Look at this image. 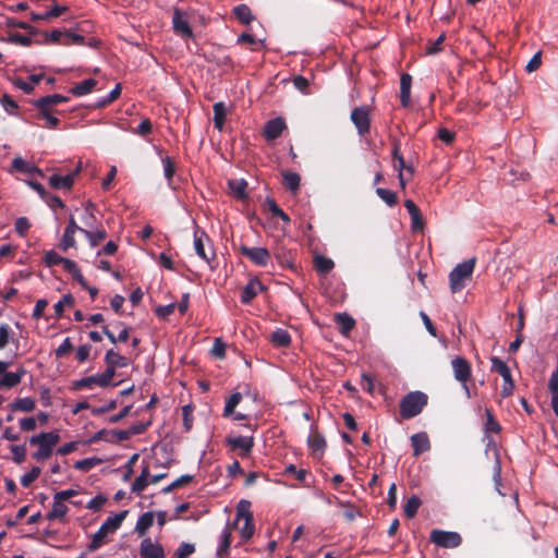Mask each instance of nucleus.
Instances as JSON below:
<instances>
[{
    "label": "nucleus",
    "mask_w": 558,
    "mask_h": 558,
    "mask_svg": "<svg viewBox=\"0 0 558 558\" xmlns=\"http://www.w3.org/2000/svg\"><path fill=\"white\" fill-rule=\"evenodd\" d=\"M428 397L422 391H411L400 401L399 411L403 420H410L418 415L427 405Z\"/></svg>",
    "instance_id": "nucleus-1"
},
{
    "label": "nucleus",
    "mask_w": 558,
    "mask_h": 558,
    "mask_svg": "<svg viewBox=\"0 0 558 558\" xmlns=\"http://www.w3.org/2000/svg\"><path fill=\"white\" fill-rule=\"evenodd\" d=\"M60 436L56 432L40 433L29 438L32 446H38V450L33 454L37 461L48 459L53 451V447L59 442Z\"/></svg>",
    "instance_id": "nucleus-2"
},
{
    "label": "nucleus",
    "mask_w": 558,
    "mask_h": 558,
    "mask_svg": "<svg viewBox=\"0 0 558 558\" xmlns=\"http://www.w3.org/2000/svg\"><path fill=\"white\" fill-rule=\"evenodd\" d=\"M476 258L472 257L458 264L449 274L450 290L452 293L461 291L465 287V279H469L474 270Z\"/></svg>",
    "instance_id": "nucleus-3"
},
{
    "label": "nucleus",
    "mask_w": 558,
    "mask_h": 558,
    "mask_svg": "<svg viewBox=\"0 0 558 558\" xmlns=\"http://www.w3.org/2000/svg\"><path fill=\"white\" fill-rule=\"evenodd\" d=\"M490 363V372L499 374L501 376V379L504 380L500 390V396L502 398L510 397L514 390V381L512 379L509 366L498 356H492Z\"/></svg>",
    "instance_id": "nucleus-4"
},
{
    "label": "nucleus",
    "mask_w": 558,
    "mask_h": 558,
    "mask_svg": "<svg viewBox=\"0 0 558 558\" xmlns=\"http://www.w3.org/2000/svg\"><path fill=\"white\" fill-rule=\"evenodd\" d=\"M194 248L196 254L207 263H210L216 256L209 236L199 228L194 231Z\"/></svg>",
    "instance_id": "nucleus-5"
},
{
    "label": "nucleus",
    "mask_w": 558,
    "mask_h": 558,
    "mask_svg": "<svg viewBox=\"0 0 558 558\" xmlns=\"http://www.w3.org/2000/svg\"><path fill=\"white\" fill-rule=\"evenodd\" d=\"M429 541L442 548H456L461 545L462 537L458 532L435 529L430 532Z\"/></svg>",
    "instance_id": "nucleus-6"
},
{
    "label": "nucleus",
    "mask_w": 558,
    "mask_h": 558,
    "mask_svg": "<svg viewBox=\"0 0 558 558\" xmlns=\"http://www.w3.org/2000/svg\"><path fill=\"white\" fill-rule=\"evenodd\" d=\"M350 119L360 136H365L371 130V109L367 106L355 107L351 111Z\"/></svg>",
    "instance_id": "nucleus-7"
},
{
    "label": "nucleus",
    "mask_w": 558,
    "mask_h": 558,
    "mask_svg": "<svg viewBox=\"0 0 558 558\" xmlns=\"http://www.w3.org/2000/svg\"><path fill=\"white\" fill-rule=\"evenodd\" d=\"M239 252L258 267L267 266L270 260V252L266 247H250L242 244Z\"/></svg>",
    "instance_id": "nucleus-8"
},
{
    "label": "nucleus",
    "mask_w": 558,
    "mask_h": 558,
    "mask_svg": "<svg viewBox=\"0 0 558 558\" xmlns=\"http://www.w3.org/2000/svg\"><path fill=\"white\" fill-rule=\"evenodd\" d=\"M32 105L37 109V118L45 120V128L57 129L60 124V120L53 116V108L43 104L41 100L35 99Z\"/></svg>",
    "instance_id": "nucleus-9"
},
{
    "label": "nucleus",
    "mask_w": 558,
    "mask_h": 558,
    "mask_svg": "<svg viewBox=\"0 0 558 558\" xmlns=\"http://www.w3.org/2000/svg\"><path fill=\"white\" fill-rule=\"evenodd\" d=\"M454 379L461 384L470 380L472 368L469 361L464 357L457 356L451 361Z\"/></svg>",
    "instance_id": "nucleus-10"
},
{
    "label": "nucleus",
    "mask_w": 558,
    "mask_h": 558,
    "mask_svg": "<svg viewBox=\"0 0 558 558\" xmlns=\"http://www.w3.org/2000/svg\"><path fill=\"white\" fill-rule=\"evenodd\" d=\"M226 442L232 450H241L240 456L241 457H248L252 452V449L254 447V437H246V436H236V437H227Z\"/></svg>",
    "instance_id": "nucleus-11"
},
{
    "label": "nucleus",
    "mask_w": 558,
    "mask_h": 558,
    "mask_svg": "<svg viewBox=\"0 0 558 558\" xmlns=\"http://www.w3.org/2000/svg\"><path fill=\"white\" fill-rule=\"evenodd\" d=\"M274 256L282 267L293 268L296 260V251L277 244L272 250Z\"/></svg>",
    "instance_id": "nucleus-12"
},
{
    "label": "nucleus",
    "mask_w": 558,
    "mask_h": 558,
    "mask_svg": "<svg viewBox=\"0 0 558 558\" xmlns=\"http://www.w3.org/2000/svg\"><path fill=\"white\" fill-rule=\"evenodd\" d=\"M140 555L142 558H165V549L160 544L154 543L150 537H146L141 543Z\"/></svg>",
    "instance_id": "nucleus-13"
},
{
    "label": "nucleus",
    "mask_w": 558,
    "mask_h": 558,
    "mask_svg": "<svg viewBox=\"0 0 558 558\" xmlns=\"http://www.w3.org/2000/svg\"><path fill=\"white\" fill-rule=\"evenodd\" d=\"M286 128L287 125L282 118H275L265 124L263 135L266 141H275L282 134Z\"/></svg>",
    "instance_id": "nucleus-14"
},
{
    "label": "nucleus",
    "mask_w": 558,
    "mask_h": 558,
    "mask_svg": "<svg viewBox=\"0 0 558 558\" xmlns=\"http://www.w3.org/2000/svg\"><path fill=\"white\" fill-rule=\"evenodd\" d=\"M173 31L177 35L183 38H191L193 36L192 27L187 20L183 16L180 10H174L172 17Z\"/></svg>",
    "instance_id": "nucleus-15"
},
{
    "label": "nucleus",
    "mask_w": 558,
    "mask_h": 558,
    "mask_svg": "<svg viewBox=\"0 0 558 558\" xmlns=\"http://www.w3.org/2000/svg\"><path fill=\"white\" fill-rule=\"evenodd\" d=\"M9 172H21L27 174L36 173L41 177L44 175L43 171L37 166L24 160L21 156L13 158Z\"/></svg>",
    "instance_id": "nucleus-16"
},
{
    "label": "nucleus",
    "mask_w": 558,
    "mask_h": 558,
    "mask_svg": "<svg viewBox=\"0 0 558 558\" xmlns=\"http://www.w3.org/2000/svg\"><path fill=\"white\" fill-rule=\"evenodd\" d=\"M26 369L24 367H20L16 372H4L3 376L0 378V390L11 389L17 386L22 378L25 376Z\"/></svg>",
    "instance_id": "nucleus-17"
},
{
    "label": "nucleus",
    "mask_w": 558,
    "mask_h": 558,
    "mask_svg": "<svg viewBox=\"0 0 558 558\" xmlns=\"http://www.w3.org/2000/svg\"><path fill=\"white\" fill-rule=\"evenodd\" d=\"M307 444L314 456L323 457L327 442L325 437L317 429H312L307 438Z\"/></svg>",
    "instance_id": "nucleus-18"
},
{
    "label": "nucleus",
    "mask_w": 558,
    "mask_h": 558,
    "mask_svg": "<svg viewBox=\"0 0 558 558\" xmlns=\"http://www.w3.org/2000/svg\"><path fill=\"white\" fill-rule=\"evenodd\" d=\"M413 456L418 457L430 449L428 435L425 432L416 433L411 436Z\"/></svg>",
    "instance_id": "nucleus-19"
},
{
    "label": "nucleus",
    "mask_w": 558,
    "mask_h": 558,
    "mask_svg": "<svg viewBox=\"0 0 558 558\" xmlns=\"http://www.w3.org/2000/svg\"><path fill=\"white\" fill-rule=\"evenodd\" d=\"M264 289V286L258 279H252L248 281V283L243 288L241 293V302L243 304H250L253 299H255Z\"/></svg>",
    "instance_id": "nucleus-20"
},
{
    "label": "nucleus",
    "mask_w": 558,
    "mask_h": 558,
    "mask_svg": "<svg viewBox=\"0 0 558 558\" xmlns=\"http://www.w3.org/2000/svg\"><path fill=\"white\" fill-rule=\"evenodd\" d=\"M412 76L409 73H402L400 76V104L407 108L411 102Z\"/></svg>",
    "instance_id": "nucleus-21"
},
{
    "label": "nucleus",
    "mask_w": 558,
    "mask_h": 558,
    "mask_svg": "<svg viewBox=\"0 0 558 558\" xmlns=\"http://www.w3.org/2000/svg\"><path fill=\"white\" fill-rule=\"evenodd\" d=\"M69 10L66 5H59L58 3H53L51 9L45 13H31V20L33 22H39V21H48L51 19L59 17L63 13H65Z\"/></svg>",
    "instance_id": "nucleus-22"
},
{
    "label": "nucleus",
    "mask_w": 558,
    "mask_h": 558,
    "mask_svg": "<svg viewBox=\"0 0 558 558\" xmlns=\"http://www.w3.org/2000/svg\"><path fill=\"white\" fill-rule=\"evenodd\" d=\"M128 513H129L128 510H122L112 517H108L100 526L105 527V530L108 534L113 533L121 526V524L124 521V519L126 518Z\"/></svg>",
    "instance_id": "nucleus-23"
},
{
    "label": "nucleus",
    "mask_w": 558,
    "mask_h": 558,
    "mask_svg": "<svg viewBox=\"0 0 558 558\" xmlns=\"http://www.w3.org/2000/svg\"><path fill=\"white\" fill-rule=\"evenodd\" d=\"M68 511H69V508H68V506L64 505V502L53 499L52 508L47 513L46 518L49 521L59 520V521L63 522Z\"/></svg>",
    "instance_id": "nucleus-24"
},
{
    "label": "nucleus",
    "mask_w": 558,
    "mask_h": 558,
    "mask_svg": "<svg viewBox=\"0 0 558 558\" xmlns=\"http://www.w3.org/2000/svg\"><path fill=\"white\" fill-rule=\"evenodd\" d=\"M270 341L275 347L287 348L291 344V336L288 330L278 328L271 332Z\"/></svg>",
    "instance_id": "nucleus-25"
},
{
    "label": "nucleus",
    "mask_w": 558,
    "mask_h": 558,
    "mask_svg": "<svg viewBox=\"0 0 558 558\" xmlns=\"http://www.w3.org/2000/svg\"><path fill=\"white\" fill-rule=\"evenodd\" d=\"M213 110L214 125L218 131H222L227 118V108L222 101H219L214 104Z\"/></svg>",
    "instance_id": "nucleus-26"
},
{
    "label": "nucleus",
    "mask_w": 558,
    "mask_h": 558,
    "mask_svg": "<svg viewBox=\"0 0 558 558\" xmlns=\"http://www.w3.org/2000/svg\"><path fill=\"white\" fill-rule=\"evenodd\" d=\"M73 175H59V174H52L50 178H49V184L51 185V187L53 189H57V190H71L72 186H73Z\"/></svg>",
    "instance_id": "nucleus-27"
},
{
    "label": "nucleus",
    "mask_w": 558,
    "mask_h": 558,
    "mask_svg": "<svg viewBox=\"0 0 558 558\" xmlns=\"http://www.w3.org/2000/svg\"><path fill=\"white\" fill-rule=\"evenodd\" d=\"M335 267V263L331 258L323 255H316L314 257V268L319 275L329 274Z\"/></svg>",
    "instance_id": "nucleus-28"
},
{
    "label": "nucleus",
    "mask_w": 558,
    "mask_h": 558,
    "mask_svg": "<svg viewBox=\"0 0 558 558\" xmlns=\"http://www.w3.org/2000/svg\"><path fill=\"white\" fill-rule=\"evenodd\" d=\"M154 523V513L148 511L143 513L135 525V532L138 536H144Z\"/></svg>",
    "instance_id": "nucleus-29"
},
{
    "label": "nucleus",
    "mask_w": 558,
    "mask_h": 558,
    "mask_svg": "<svg viewBox=\"0 0 558 558\" xmlns=\"http://www.w3.org/2000/svg\"><path fill=\"white\" fill-rule=\"evenodd\" d=\"M97 81L94 78H87L80 83H77L75 86H73L70 89V93L74 96H84L93 92V89L96 87Z\"/></svg>",
    "instance_id": "nucleus-30"
},
{
    "label": "nucleus",
    "mask_w": 558,
    "mask_h": 558,
    "mask_svg": "<svg viewBox=\"0 0 558 558\" xmlns=\"http://www.w3.org/2000/svg\"><path fill=\"white\" fill-rule=\"evenodd\" d=\"M233 14L244 25H248L255 20L248 5L243 3L233 8Z\"/></svg>",
    "instance_id": "nucleus-31"
},
{
    "label": "nucleus",
    "mask_w": 558,
    "mask_h": 558,
    "mask_svg": "<svg viewBox=\"0 0 558 558\" xmlns=\"http://www.w3.org/2000/svg\"><path fill=\"white\" fill-rule=\"evenodd\" d=\"M105 363L106 365H112L116 367H126L129 365L128 359L116 352L113 349L106 352Z\"/></svg>",
    "instance_id": "nucleus-32"
},
{
    "label": "nucleus",
    "mask_w": 558,
    "mask_h": 558,
    "mask_svg": "<svg viewBox=\"0 0 558 558\" xmlns=\"http://www.w3.org/2000/svg\"><path fill=\"white\" fill-rule=\"evenodd\" d=\"M231 538H232L231 529L227 526L222 531L221 539H220V545H219V547L217 549V556L219 558H225V557L228 556L229 548H230V545H231Z\"/></svg>",
    "instance_id": "nucleus-33"
},
{
    "label": "nucleus",
    "mask_w": 558,
    "mask_h": 558,
    "mask_svg": "<svg viewBox=\"0 0 558 558\" xmlns=\"http://www.w3.org/2000/svg\"><path fill=\"white\" fill-rule=\"evenodd\" d=\"M335 320L343 335H348L355 326V320L345 313L337 314Z\"/></svg>",
    "instance_id": "nucleus-34"
},
{
    "label": "nucleus",
    "mask_w": 558,
    "mask_h": 558,
    "mask_svg": "<svg viewBox=\"0 0 558 558\" xmlns=\"http://www.w3.org/2000/svg\"><path fill=\"white\" fill-rule=\"evenodd\" d=\"M229 189L238 199L246 198L247 182L245 180L233 179L228 182Z\"/></svg>",
    "instance_id": "nucleus-35"
},
{
    "label": "nucleus",
    "mask_w": 558,
    "mask_h": 558,
    "mask_svg": "<svg viewBox=\"0 0 558 558\" xmlns=\"http://www.w3.org/2000/svg\"><path fill=\"white\" fill-rule=\"evenodd\" d=\"M12 411L32 412L36 408V402L32 398H19L10 404Z\"/></svg>",
    "instance_id": "nucleus-36"
},
{
    "label": "nucleus",
    "mask_w": 558,
    "mask_h": 558,
    "mask_svg": "<svg viewBox=\"0 0 558 558\" xmlns=\"http://www.w3.org/2000/svg\"><path fill=\"white\" fill-rule=\"evenodd\" d=\"M107 535L105 527H99L98 531L93 535L92 542L88 544V551H96L107 543Z\"/></svg>",
    "instance_id": "nucleus-37"
},
{
    "label": "nucleus",
    "mask_w": 558,
    "mask_h": 558,
    "mask_svg": "<svg viewBox=\"0 0 558 558\" xmlns=\"http://www.w3.org/2000/svg\"><path fill=\"white\" fill-rule=\"evenodd\" d=\"M283 184L291 192L295 193L300 189L301 177L296 172L283 171Z\"/></svg>",
    "instance_id": "nucleus-38"
},
{
    "label": "nucleus",
    "mask_w": 558,
    "mask_h": 558,
    "mask_svg": "<svg viewBox=\"0 0 558 558\" xmlns=\"http://www.w3.org/2000/svg\"><path fill=\"white\" fill-rule=\"evenodd\" d=\"M82 233L87 238L90 246L93 247L99 245L107 238V232L104 228L97 229L95 231L86 229L82 230Z\"/></svg>",
    "instance_id": "nucleus-39"
},
{
    "label": "nucleus",
    "mask_w": 558,
    "mask_h": 558,
    "mask_svg": "<svg viewBox=\"0 0 558 558\" xmlns=\"http://www.w3.org/2000/svg\"><path fill=\"white\" fill-rule=\"evenodd\" d=\"M149 476V466L145 465L141 472V474L135 478L132 484V492L135 494H141L147 486V478Z\"/></svg>",
    "instance_id": "nucleus-40"
},
{
    "label": "nucleus",
    "mask_w": 558,
    "mask_h": 558,
    "mask_svg": "<svg viewBox=\"0 0 558 558\" xmlns=\"http://www.w3.org/2000/svg\"><path fill=\"white\" fill-rule=\"evenodd\" d=\"M64 270L71 274L73 279L77 281L82 288H87V281L83 277L80 268L77 267V264L74 260L70 259V262H66Z\"/></svg>",
    "instance_id": "nucleus-41"
},
{
    "label": "nucleus",
    "mask_w": 558,
    "mask_h": 558,
    "mask_svg": "<svg viewBox=\"0 0 558 558\" xmlns=\"http://www.w3.org/2000/svg\"><path fill=\"white\" fill-rule=\"evenodd\" d=\"M243 397L240 392H233L226 401V405L223 409V416L230 417L234 414L235 408L242 401Z\"/></svg>",
    "instance_id": "nucleus-42"
},
{
    "label": "nucleus",
    "mask_w": 558,
    "mask_h": 558,
    "mask_svg": "<svg viewBox=\"0 0 558 558\" xmlns=\"http://www.w3.org/2000/svg\"><path fill=\"white\" fill-rule=\"evenodd\" d=\"M421 499L413 495L412 497H410L405 505H404V508H403V512H404V515L408 518V519H412L416 515L417 513V510L421 506Z\"/></svg>",
    "instance_id": "nucleus-43"
},
{
    "label": "nucleus",
    "mask_w": 558,
    "mask_h": 558,
    "mask_svg": "<svg viewBox=\"0 0 558 558\" xmlns=\"http://www.w3.org/2000/svg\"><path fill=\"white\" fill-rule=\"evenodd\" d=\"M117 368L118 367H116V366L107 365L106 371L102 374L98 375V379L100 381V387L105 388V387H108L110 385H112V386L120 385V383L112 384V379L116 376Z\"/></svg>",
    "instance_id": "nucleus-44"
},
{
    "label": "nucleus",
    "mask_w": 558,
    "mask_h": 558,
    "mask_svg": "<svg viewBox=\"0 0 558 558\" xmlns=\"http://www.w3.org/2000/svg\"><path fill=\"white\" fill-rule=\"evenodd\" d=\"M95 386L100 387V381L98 379V375H93L88 377L81 378L73 383V389L80 390V389H92Z\"/></svg>",
    "instance_id": "nucleus-45"
},
{
    "label": "nucleus",
    "mask_w": 558,
    "mask_h": 558,
    "mask_svg": "<svg viewBox=\"0 0 558 558\" xmlns=\"http://www.w3.org/2000/svg\"><path fill=\"white\" fill-rule=\"evenodd\" d=\"M376 194L385 202L389 207H393L398 204V196L393 191L384 187H377Z\"/></svg>",
    "instance_id": "nucleus-46"
},
{
    "label": "nucleus",
    "mask_w": 558,
    "mask_h": 558,
    "mask_svg": "<svg viewBox=\"0 0 558 558\" xmlns=\"http://www.w3.org/2000/svg\"><path fill=\"white\" fill-rule=\"evenodd\" d=\"M44 262L47 267H52L62 264L63 268H65V263L70 262V259L60 256L53 250L45 253Z\"/></svg>",
    "instance_id": "nucleus-47"
},
{
    "label": "nucleus",
    "mask_w": 558,
    "mask_h": 558,
    "mask_svg": "<svg viewBox=\"0 0 558 558\" xmlns=\"http://www.w3.org/2000/svg\"><path fill=\"white\" fill-rule=\"evenodd\" d=\"M40 35L44 37L45 44H59L62 45V37L64 33L60 29H53L51 32H39Z\"/></svg>",
    "instance_id": "nucleus-48"
},
{
    "label": "nucleus",
    "mask_w": 558,
    "mask_h": 558,
    "mask_svg": "<svg viewBox=\"0 0 558 558\" xmlns=\"http://www.w3.org/2000/svg\"><path fill=\"white\" fill-rule=\"evenodd\" d=\"M102 461L99 458H86L83 460H78L75 462L74 468L80 471L88 472L96 465L100 464Z\"/></svg>",
    "instance_id": "nucleus-49"
},
{
    "label": "nucleus",
    "mask_w": 558,
    "mask_h": 558,
    "mask_svg": "<svg viewBox=\"0 0 558 558\" xmlns=\"http://www.w3.org/2000/svg\"><path fill=\"white\" fill-rule=\"evenodd\" d=\"M64 35L62 37V45L63 46H71V45H83L84 44V36L73 33L71 31H64Z\"/></svg>",
    "instance_id": "nucleus-50"
},
{
    "label": "nucleus",
    "mask_w": 558,
    "mask_h": 558,
    "mask_svg": "<svg viewBox=\"0 0 558 558\" xmlns=\"http://www.w3.org/2000/svg\"><path fill=\"white\" fill-rule=\"evenodd\" d=\"M74 298L72 294H65L57 304H54L56 317L60 318L63 315L65 306H72L74 304Z\"/></svg>",
    "instance_id": "nucleus-51"
},
{
    "label": "nucleus",
    "mask_w": 558,
    "mask_h": 558,
    "mask_svg": "<svg viewBox=\"0 0 558 558\" xmlns=\"http://www.w3.org/2000/svg\"><path fill=\"white\" fill-rule=\"evenodd\" d=\"M284 474H293L299 483L306 485L305 481L308 473L305 469H298L294 464H289L284 468Z\"/></svg>",
    "instance_id": "nucleus-52"
},
{
    "label": "nucleus",
    "mask_w": 558,
    "mask_h": 558,
    "mask_svg": "<svg viewBox=\"0 0 558 558\" xmlns=\"http://www.w3.org/2000/svg\"><path fill=\"white\" fill-rule=\"evenodd\" d=\"M122 92V86L120 83L116 85V87L104 98L98 101V107H106L117 100Z\"/></svg>",
    "instance_id": "nucleus-53"
},
{
    "label": "nucleus",
    "mask_w": 558,
    "mask_h": 558,
    "mask_svg": "<svg viewBox=\"0 0 558 558\" xmlns=\"http://www.w3.org/2000/svg\"><path fill=\"white\" fill-rule=\"evenodd\" d=\"M161 161H162V165H163L165 178L167 179V181H168V183L170 185L171 182H172V178H173V175L175 173L174 161L169 156L162 157Z\"/></svg>",
    "instance_id": "nucleus-54"
},
{
    "label": "nucleus",
    "mask_w": 558,
    "mask_h": 558,
    "mask_svg": "<svg viewBox=\"0 0 558 558\" xmlns=\"http://www.w3.org/2000/svg\"><path fill=\"white\" fill-rule=\"evenodd\" d=\"M40 468L39 466H33L32 470L27 473H25L21 477V484L23 487L31 486L32 483H34L40 475Z\"/></svg>",
    "instance_id": "nucleus-55"
},
{
    "label": "nucleus",
    "mask_w": 558,
    "mask_h": 558,
    "mask_svg": "<svg viewBox=\"0 0 558 558\" xmlns=\"http://www.w3.org/2000/svg\"><path fill=\"white\" fill-rule=\"evenodd\" d=\"M41 100L43 104H46L47 106L53 108L57 105L66 102L69 100L68 97L60 95V94H53V95H47L44 97L38 98Z\"/></svg>",
    "instance_id": "nucleus-56"
},
{
    "label": "nucleus",
    "mask_w": 558,
    "mask_h": 558,
    "mask_svg": "<svg viewBox=\"0 0 558 558\" xmlns=\"http://www.w3.org/2000/svg\"><path fill=\"white\" fill-rule=\"evenodd\" d=\"M244 521V525L241 529V536L244 541H248L255 531L253 515H248Z\"/></svg>",
    "instance_id": "nucleus-57"
},
{
    "label": "nucleus",
    "mask_w": 558,
    "mask_h": 558,
    "mask_svg": "<svg viewBox=\"0 0 558 558\" xmlns=\"http://www.w3.org/2000/svg\"><path fill=\"white\" fill-rule=\"evenodd\" d=\"M74 234L75 232L73 231L64 230L63 236L60 242V247L62 248V251L65 252L69 248L76 246Z\"/></svg>",
    "instance_id": "nucleus-58"
},
{
    "label": "nucleus",
    "mask_w": 558,
    "mask_h": 558,
    "mask_svg": "<svg viewBox=\"0 0 558 558\" xmlns=\"http://www.w3.org/2000/svg\"><path fill=\"white\" fill-rule=\"evenodd\" d=\"M486 416H487V420H486V424H485V430L487 433L498 434L501 429V426L498 423V421L494 417L490 410H486Z\"/></svg>",
    "instance_id": "nucleus-59"
},
{
    "label": "nucleus",
    "mask_w": 558,
    "mask_h": 558,
    "mask_svg": "<svg viewBox=\"0 0 558 558\" xmlns=\"http://www.w3.org/2000/svg\"><path fill=\"white\" fill-rule=\"evenodd\" d=\"M1 101V105L3 107V109L9 113V114H15L19 106H17V102L8 94H4L2 96V98L0 99Z\"/></svg>",
    "instance_id": "nucleus-60"
},
{
    "label": "nucleus",
    "mask_w": 558,
    "mask_h": 558,
    "mask_svg": "<svg viewBox=\"0 0 558 558\" xmlns=\"http://www.w3.org/2000/svg\"><path fill=\"white\" fill-rule=\"evenodd\" d=\"M251 502L248 500H240L236 506V518L239 519H246L248 515H253V513L250 510Z\"/></svg>",
    "instance_id": "nucleus-61"
},
{
    "label": "nucleus",
    "mask_w": 558,
    "mask_h": 558,
    "mask_svg": "<svg viewBox=\"0 0 558 558\" xmlns=\"http://www.w3.org/2000/svg\"><path fill=\"white\" fill-rule=\"evenodd\" d=\"M195 551V545L191 543H182L177 551L174 553V558H187Z\"/></svg>",
    "instance_id": "nucleus-62"
},
{
    "label": "nucleus",
    "mask_w": 558,
    "mask_h": 558,
    "mask_svg": "<svg viewBox=\"0 0 558 558\" xmlns=\"http://www.w3.org/2000/svg\"><path fill=\"white\" fill-rule=\"evenodd\" d=\"M226 343L220 338H216L211 348V354L215 357L222 360L226 356Z\"/></svg>",
    "instance_id": "nucleus-63"
},
{
    "label": "nucleus",
    "mask_w": 558,
    "mask_h": 558,
    "mask_svg": "<svg viewBox=\"0 0 558 558\" xmlns=\"http://www.w3.org/2000/svg\"><path fill=\"white\" fill-rule=\"evenodd\" d=\"M11 452L13 453V461L17 464L24 462L26 458V448L24 445L21 446H11Z\"/></svg>",
    "instance_id": "nucleus-64"
}]
</instances>
